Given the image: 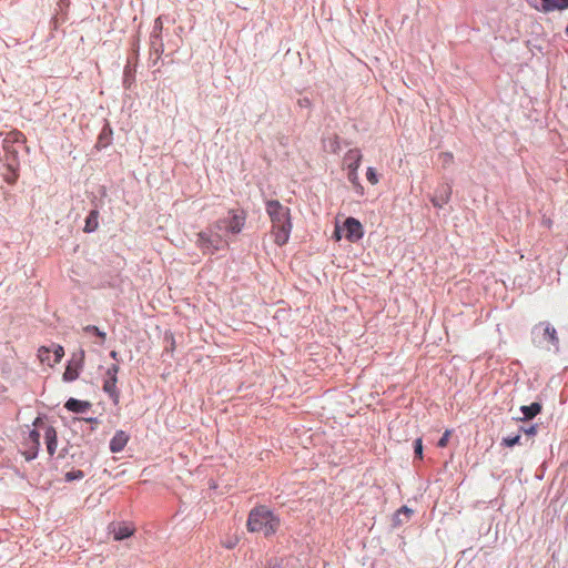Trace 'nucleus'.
<instances>
[{
    "label": "nucleus",
    "mask_w": 568,
    "mask_h": 568,
    "mask_svg": "<svg viewBox=\"0 0 568 568\" xmlns=\"http://www.w3.org/2000/svg\"><path fill=\"white\" fill-rule=\"evenodd\" d=\"M266 213L271 221V235L276 245L283 246L288 242L292 232L291 210L277 200L266 202Z\"/></svg>",
    "instance_id": "nucleus-1"
},
{
    "label": "nucleus",
    "mask_w": 568,
    "mask_h": 568,
    "mask_svg": "<svg viewBox=\"0 0 568 568\" xmlns=\"http://www.w3.org/2000/svg\"><path fill=\"white\" fill-rule=\"evenodd\" d=\"M281 526V519L266 506L254 507L247 517L246 527L250 532H258L264 537L273 536Z\"/></svg>",
    "instance_id": "nucleus-2"
},
{
    "label": "nucleus",
    "mask_w": 568,
    "mask_h": 568,
    "mask_svg": "<svg viewBox=\"0 0 568 568\" xmlns=\"http://www.w3.org/2000/svg\"><path fill=\"white\" fill-rule=\"evenodd\" d=\"M196 246L203 254H214L221 250L229 248V237L222 230L215 227V222L210 224L204 231L197 233Z\"/></svg>",
    "instance_id": "nucleus-3"
},
{
    "label": "nucleus",
    "mask_w": 568,
    "mask_h": 568,
    "mask_svg": "<svg viewBox=\"0 0 568 568\" xmlns=\"http://www.w3.org/2000/svg\"><path fill=\"white\" fill-rule=\"evenodd\" d=\"M246 219L247 214L245 211L230 210L227 216L215 221V227L222 230L227 237L229 234L235 235L241 233L245 226Z\"/></svg>",
    "instance_id": "nucleus-4"
},
{
    "label": "nucleus",
    "mask_w": 568,
    "mask_h": 568,
    "mask_svg": "<svg viewBox=\"0 0 568 568\" xmlns=\"http://www.w3.org/2000/svg\"><path fill=\"white\" fill-rule=\"evenodd\" d=\"M119 369L118 364L111 365L105 372L103 382V390L109 395L114 405H118L120 402V392L116 387Z\"/></svg>",
    "instance_id": "nucleus-5"
},
{
    "label": "nucleus",
    "mask_w": 568,
    "mask_h": 568,
    "mask_svg": "<svg viewBox=\"0 0 568 568\" xmlns=\"http://www.w3.org/2000/svg\"><path fill=\"white\" fill-rule=\"evenodd\" d=\"M33 426L44 430V439L48 454L50 456H53L58 447V437L55 428L50 425H47L41 417H37L34 419Z\"/></svg>",
    "instance_id": "nucleus-6"
},
{
    "label": "nucleus",
    "mask_w": 568,
    "mask_h": 568,
    "mask_svg": "<svg viewBox=\"0 0 568 568\" xmlns=\"http://www.w3.org/2000/svg\"><path fill=\"white\" fill-rule=\"evenodd\" d=\"M343 231H345V237L355 243L364 236L363 225L355 217H347L343 224Z\"/></svg>",
    "instance_id": "nucleus-7"
},
{
    "label": "nucleus",
    "mask_w": 568,
    "mask_h": 568,
    "mask_svg": "<svg viewBox=\"0 0 568 568\" xmlns=\"http://www.w3.org/2000/svg\"><path fill=\"white\" fill-rule=\"evenodd\" d=\"M452 196V186L449 184H442L435 191L434 196L430 199L433 205L435 207L442 209L445 204H447Z\"/></svg>",
    "instance_id": "nucleus-8"
},
{
    "label": "nucleus",
    "mask_w": 568,
    "mask_h": 568,
    "mask_svg": "<svg viewBox=\"0 0 568 568\" xmlns=\"http://www.w3.org/2000/svg\"><path fill=\"white\" fill-rule=\"evenodd\" d=\"M110 528H111V532L113 534V538L115 540H123L125 538H129L135 531L134 526L129 523L112 524L110 526Z\"/></svg>",
    "instance_id": "nucleus-9"
},
{
    "label": "nucleus",
    "mask_w": 568,
    "mask_h": 568,
    "mask_svg": "<svg viewBox=\"0 0 568 568\" xmlns=\"http://www.w3.org/2000/svg\"><path fill=\"white\" fill-rule=\"evenodd\" d=\"M29 449L23 453L27 460H32L37 457L40 448V433L33 429L29 433L28 437Z\"/></svg>",
    "instance_id": "nucleus-10"
},
{
    "label": "nucleus",
    "mask_w": 568,
    "mask_h": 568,
    "mask_svg": "<svg viewBox=\"0 0 568 568\" xmlns=\"http://www.w3.org/2000/svg\"><path fill=\"white\" fill-rule=\"evenodd\" d=\"M83 357L84 353L82 352L79 359H71L69 362L63 373V381L73 382L79 377V372L82 367Z\"/></svg>",
    "instance_id": "nucleus-11"
},
{
    "label": "nucleus",
    "mask_w": 568,
    "mask_h": 568,
    "mask_svg": "<svg viewBox=\"0 0 568 568\" xmlns=\"http://www.w3.org/2000/svg\"><path fill=\"white\" fill-rule=\"evenodd\" d=\"M362 152L358 149H352L344 155V165L347 170H358L362 163Z\"/></svg>",
    "instance_id": "nucleus-12"
},
{
    "label": "nucleus",
    "mask_w": 568,
    "mask_h": 568,
    "mask_svg": "<svg viewBox=\"0 0 568 568\" xmlns=\"http://www.w3.org/2000/svg\"><path fill=\"white\" fill-rule=\"evenodd\" d=\"M129 435L124 430H118L110 440V450L120 453L124 449L129 442Z\"/></svg>",
    "instance_id": "nucleus-13"
},
{
    "label": "nucleus",
    "mask_w": 568,
    "mask_h": 568,
    "mask_svg": "<svg viewBox=\"0 0 568 568\" xmlns=\"http://www.w3.org/2000/svg\"><path fill=\"white\" fill-rule=\"evenodd\" d=\"M538 329H542L544 341H546L552 345H558L559 339L557 336V332H556L555 327H552L549 323H546V322L539 323L535 327V332Z\"/></svg>",
    "instance_id": "nucleus-14"
},
{
    "label": "nucleus",
    "mask_w": 568,
    "mask_h": 568,
    "mask_svg": "<svg viewBox=\"0 0 568 568\" xmlns=\"http://www.w3.org/2000/svg\"><path fill=\"white\" fill-rule=\"evenodd\" d=\"M27 141L26 135L18 131L12 130L9 133L6 134L2 143H3V150H10V144H24Z\"/></svg>",
    "instance_id": "nucleus-15"
},
{
    "label": "nucleus",
    "mask_w": 568,
    "mask_h": 568,
    "mask_svg": "<svg viewBox=\"0 0 568 568\" xmlns=\"http://www.w3.org/2000/svg\"><path fill=\"white\" fill-rule=\"evenodd\" d=\"M91 404L89 402L79 400L75 398H70L67 400L64 407L73 413H83L90 408Z\"/></svg>",
    "instance_id": "nucleus-16"
},
{
    "label": "nucleus",
    "mask_w": 568,
    "mask_h": 568,
    "mask_svg": "<svg viewBox=\"0 0 568 568\" xmlns=\"http://www.w3.org/2000/svg\"><path fill=\"white\" fill-rule=\"evenodd\" d=\"M99 212L93 210L89 213L85 219L84 232L90 233L98 229L99 226Z\"/></svg>",
    "instance_id": "nucleus-17"
},
{
    "label": "nucleus",
    "mask_w": 568,
    "mask_h": 568,
    "mask_svg": "<svg viewBox=\"0 0 568 568\" xmlns=\"http://www.w3.org/2000/svg\"><path fill=\"white\" fill-rule=\"evenodd\" d=\"M562 9H566L564 0H541V10L544 12H550Z\"/></svg>",
    "instance_id": "nucleus-18"
},
{
    "label": "nucleus",
    "mask_w": 568,
    "mask_h": 568,
    "mask_svg": "<svg viewBox=\"0 0 568 568\" xmlns=\"http://www.w3.org/2000/svg\"><path fill=\"white\" fill-rule=\"evenodd\" d=\"M520 410L525 419H531L541 412V405L539 403H532L528 406H521Z\"/></svg>",
    "instance_id": "nucleus-19"
},
{
    "label": "nucleus",
    "mask_w": 568,
    "mask_h": 568,
    "mask_svg": "<svg viewBox=\"0 0 568 568\" xmlns=\"http://www.w3.org/2000/svg\"><path fill=\"white\" fill-rule=\"evenodd\" d=\"M38 358L42 364H47L50 367L54 366L53 359H51V348L41 346L38 349Z\"/></svg>",
    "instance_id": "nucleus-20"
},
{
    "label": "nucleus",
    "mask_w": 568,
    "mask_h": 568,
    "mask_svg": "<svg viewBox=\"0 0 568 568\" xmlns=\"http://www.w3.org/2000/svg\"><path fill=\"white\" fill-rule=\"evenodd\" d=\"M51 353H53V363L58 364L64 356V348L59 344H52Z\"/></svg>",
    "instance_id": "nucleus-21"
},
{
    "label": "nucleus",
    "mask_w": 568,
    "mask_h": 568,
    "mask_svg": "<svg viewBox=\"0 0 568 568\" xmlns=\"http://www.w3.org/2000/svg\"><path fill=\"white\" fill-rule=\"evenodd\" d=\"M366 179L372 185H376L379 182L378 175L372 166L367 168Z\"/></svg>",
    "instance_id": "nucleus-22"
},
{
    "label": "nucleus",
    "mask_w": 568,
    "mask_h": 568,
    "mask_svg": "<svg viewBox=\"0 0 568 568\" xmlns=\"http://www.w3.org/2000/svg\"><path fill=\"white\" fill-rule=\"evenodd\" d=\"M14 165H17V163H8V168L11 170V174L6 175L4 180L9 184H14L18 179V173L14 169Z\"/></svg>",
    "instance_id": "nucleus-23"
},
{
    "label": "nucleus",
    "mask_w": 568,
    "mask_h": 568,
    "mask_svg": "<svg viewBox=\"0 0 568 568\" xmlns=\"http://www.w3.org/2000/svg\"><path fill=\"white\" fill-rule=\"evenodd\" d=\"M443 166L447 168L454 162V155L450 152H444L439 155Z\"/></svg>",
    "instance_id": "nucleus-24"
},
{
    "label": "nucleus",
    "mask_w": 568,
    "mask_h": 568,
    "mask_svg": "<svg viewBox=\"0 0 568 568\" xmlns=\"http://www.w3.org/2000/svg\"><path fill=\"white\" fill-rule=\"evenodd\" d=\"M503 445L507 447H513L515 445L520 444V435H516L514 437H505L501 442Z\"/></svg>",
    "instance_id": "nucleus-25"
},
{
    "label": "nucleus",
    "mask_w": 568,
    "mask_h": 568,
    "mask_svg": "<svg viewBox=\"0 0 568 568\" xmlns=\"http://www.w3.org/2000/svg\"><path fill=\"white\" fill-rule=\"evenodd\" d=\"M452 430L450 429H446L443 434V436L440 437V439L438 440L437 445L438 447L440 448H444L448 445V442H449V438L452 436Z\"/></svg>",
    "instance_id": "nucleus-26"
},
{
    "label": "nucleus",
    "mask_w": 568,
    "mask_h": 568,
    "mask_svg": "<svg viewBox=\"0 0 568 568\" xmlns=\"http://www.w3.org/2000/svg\"><path fill=\"white\" fill-rule=\"evenodd\" d=\"M84 477V474L82 470H72V471H68L65 474V479L68 481H72V480H75V479H82Z\"/></svg>",
    "instance_id": "nucleus-27"
},
{
    "label": "nucleus",
    "mask_w": 568,
    "mask_h": 568,
    "mask_svg": "<svg viewBox=\"0 0 568 568\" xmlns=\"http://www.w3.org/2000/svg\"><path fill=\"white\" fill-rule=\"evenodd\" d=\"M347 179L353 185H357L359 182L358 170H348Z\"/></svg>",
    "instance_id": "nucleus-28"
},
{
    "label": "nucleus",
    "mask_w": 568,
    "mask_h": 568,
    "mask_svg": "<svg viewBox=\"0 0 568 568\" xmlns=\"http://www.w3.org/2000/svg\"><path fill=\"white\" fill-rule=\"evenodd\" d=\"M4 152L7 155L11 156V160H12L11 163H17V156H18L19 151H18L16 144H10V150H4Z\"/></svg>",
    "instance_id": "nucleus-29"
},
{
    "label": "nucleus",
    "mask_w": 568,
    "mask_h": 568,
    "mask_svg": "<svg viewBox=\"0 0 568 568\" xmlns=\"http://www.w3.org/2000/svg\"><path fill=\"white\" fill-rule=\"evenodd\" d=\"M415 455L418 456L419 458L423 457V442H422V438H417L415 440Z\"/></svg>",
    "instance_id": "nucleus-30"
},
{
    "label": "nucleus",
    "mask_w": 568,
    "mask_h": 568,
    "mask_svg": "<svg viewBox=\"0 0 568 568\" xmlns=\"http://www.w3.org/2000/svg\"><path fill=\"white\" fill-rule=\"evenodd\" d=\"M520 430L528 436H534L537 433V427L536 426H530L527 428L521 427Z\"/></svg>",
    "instance_id": "nucleus-31"
},
{
    "label": "nucleus",
    "mask_w": 568,
    "mask_h": 568,
    "mask_svg": "<svg viewBox=\"0 0 568 568\" xmlns=\"http://www.w3.org/2000/svg\"><path fill=\"white\" fill-rule=\"evenodd\" d=\"M100 329L99 327L94 326V325H87L83 327V332L85 333H89V334H94L98 333Z\"/></svg>",
    "instance_id": "nucleus-32"
},
{
    "label": "nucleus",
    "mask_w": 568,
    "mask_h": 568,
    "mask_svg": "<svg viewBox=\"0 0 568 568\" xmlns=\"http://www.w3.org/2000/svg\"><path fill=\"white\" fill-rule=\"evenodd\" d=\"M342 230H343V226L342 227H339L338 225L335 226L333 236L336 241H339L342 239Z\"/></svg>",
    "instance_id": "nucleus-33"
},
{
    "label": "nucleus",
    "mask_w": 568,
    "mask_h": 568,
    "mask_svg": "<svg viewBox=\"0 0 568 568\" xmlns=\"http://www.w3.org/2000/svg\"><path fill=\"white\" fill-rule=\"evenodd\" d=\"M95 336H98L100 338V344H103L106 339V334L102 331H99L98 333H95Z\"/></svg>",
    "instance_id": "nucleus-34"
},
{
    "label": "nucleus",
    "mask_w": 568,
    "mask_h": 568,
    "mask_svg": "<svg viewBox=\"0 0 568 568\" xmlns=\"http://www.w3.org/2000/svg\"><path fill=\"white\" fill-rule=\"evenodd\" d=\"M356 190V193L359 194V195H364V187L363 185L361 184V182H358L357 185H353Z\"/></svg>",
    "instance_id": "nucleus-35"
},
{
    "label": "nucleus",
    "mask_w": 568,
    "mask_h": 568,
    "mask_svg": "<svg viewBox=\"0 0 568 568\" xmlns=\"http://www.w3.org/2000/svg\"><path fill=\"white\" fill-rule=\"evenodd\" d=\"M398 514H405L407 516H409L412 514V509H409L408 507L406 506H403L399 510H398Z\"/></svg>",
    "instance_id": "nucleus-36"
},
{
    "label": "nucleus",
    "mask_w": 568,
    "mask_h": 568,
    "mask_svg": "<svg viewBox=\"0 0 568 568\" xmlns=\"http://www.w3.org/2000/svg\"><path fill=\"white\" fill-rule=\"evenodd\" d=\"M85 422L90 423V424H93L94 426L98 425V419L97 418H93V417H90V418H85Z\"/></svg>",
    "instance_id": "nucleus-37"
},
{
    "label": "nucleus",
    "mask_w": 568,
    "mask_h": 568,
    "mask_svg": "<svg viewBox=\"0 0 568 568\" xmlns=\"http://www.w3.org/2000/svg\"><path fill=\"white\" fill-rule=\"evenodd\" d=\"M110 356L113 358V359H118V352L116 351H111L110 353Z\"/></svg>",
    "instance_id": "nucleus-38"
},
{
    "label": "nucleus",
    "mask_w": 568,
    "mask_h": 568,
    "mask_svg": "<svg viewBox=\"0 0 568 568\" xmlns=\"http://www.w3.org/2000/svg\"><path fill=\"white\" fill-rule=\"evenodd\" d=\"M155 24H156V28H160V29L162 28L161 18H158L155 20Z\"/></svg>",
    "instance_id": "nucleus-39"
},
{
    "label": "nucleus",
    "mask_w": 568,
    "mask_h": 568,
    "mask_svg": "<svg viewBox=\"0 0 568 568\" xmlns=\"http://www.w3.org/2000/svg\"><path fill=\"white\" fill-rule=\"evenodd\" d=\"M566 8H568V0H564Z\"/></svg>",
    "instance_id": "nucleus-40"
}]
</instances>
